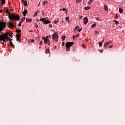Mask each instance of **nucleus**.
Listing matches in <instances>:
<instances>
[{
	"instance_id": "2f4dec72",
	"label": "nucleus",
	"mask_w": 125,
	"mask_h": 125,
	"mask_svg": "<svg viewBox=\"0 0 125 125\" xmlns=\"http://www.w3.org/2000/svg\"><path fill=\"white\" fill-rule=\"evenodd\" d=\"M99 45L100 47H101V46H102V42H100L99 43Z\"/></svg>"
},
{
	"instance_id": "72a5a7b5",
	"label": "nucleus",
	"mask_w": 125,
	"mask_h": 125,
	"mask_svg": "<svg viewBox=\"0 0 125 125\" xmlns=\"http://www.w3.org/2000/svg\"><path fill=\"white\" fill-rule=\"evenodd\" d=\"M82 47H83V48H86V47L85 46L84 44H83L82 45Z\"/></svg>"
},
{
	"instance_id": "79ce46f5",
	"label": "nucleus",
	"mask_w": 125,
	"mask_h": 125,
	"mask_svg": "<svg viewBox=\"0 0 125 125\" xmlns=\"http://www.w3.org/2000/svg\"><path fill=\"white\" fill-rule=\"evenodd\" d=\"M83 19V16H80L79 17V19Z\"/></svg>"
},
{
	"instance_id": "680f3d73",
	"label": "nucleus",
	"mask_w": 125,
	"mask_h": 125,
	"mask_svg": "<svg viewBox=\"0 0 125 125\" xmlns=\"http://www.w3.org/2000/svg\"><path fill=\"white\" fill-rule=\"evenodd\" d=\"M39 49H41V47H39Z\"/></svg>"
},
{
	"instance_id": "9b49d317",
	"label": "nucleus",
	"mask_w": 125,
	"mask_h": 125,
	"mask_svg": "<svg viewBox=\"0 0 125 125\" xmlns=\"http://www.w3.org/2000/svg\"><path fill=\"white\" fill-rule=\"evenodd\" d=\"M60 10L61 11L62 10H63V11H65L66 14H67V13H68V10L67 9H66L65 8H64L63 9H60Z\"/></svg>"
},
{
	"instance_id": "c9c22d12",
	"label": "nucleus",
	"mask_w": 125,
	"mask_h": 125,
	"mask_svg": "<svg viewBox=\"0 0 125 125\" xmlns=\"http://www.w3.org/2000/svg\"><path fill=\"white\" fill-rule=\"evenodd\" d=\"M96 20L97 21H100V19L99 18H98V17L96 18Z\"/></svg>"
},
{
	"instance_id": "39448f33",
	"label": "nucleus",
	"mask_w": 125,
	"mask_h": 125,
	"mask_svg": "<svg viewBox=\"0 0 125 125\" xmlns=\"http://www.w3.org/2000/svg\"><path fill=\"white\" fill-rule=\"evenodd\" d=\"M52 39L56 40V41L57 42V40L58 39V33H57V32H55L54 33L52 36Z\"/></svg>"
},
{
	"instance_id": "864d4df0",
	"label": "nucleus",
	"mask_w": 125,
	"mask_h": 125,
	"mask_svg": "<svg viewBox=\"0 0 125 125\" xmlns=\"http://www.w3.org/2000/svg\"><path fill=\"white\" fill-rule=\"evenodd\" d=\"M112 47H113V46H109V48H112Z\"/></svg>"
},
{
	"instance_id": "0e129e2a",
	"label": "nucleus",
	"mask_w": 125,
	"mask_h": 125,
	"mask_svg": "<svg viewBox=\"0 0 125 125\" xmlns=\"http://www.w3.org/2000/svg\"><path fill=\"white\" fill-rule=\"evenodd\" d=\"M0 1H1V0H0Z\"/></svg>"
},
{
	"instance_id": "f03ea898",
	"label": "nucleus",
	"mask_w": 125,
	"mask_h": 125,
	"mask_svg": "<svg viewBox=\"0 0 125 125\" xmlns=\"http://www.w3.org/2000/svg\"><path fill=\"white\" fill-rule=\"evenodd\" d=\"M9 18L11 21L12 20H17L19 21L20 20V17L18 14H12L11 15H9Z\"/></svg>"
},
{
	"instance_id": "de8ad7c7",
	"label": "nucleus",
	"mask_w": 125,
	"mask_h": 125,
	"mask_svg": "<svg viewBox=\"0 0 125 125\" xmlns=\"http://www.w3.org/2000/svg\"><path fill=\"white\" fill-rule=\"evenodd\" d=\"M9 37H11V38H12V34H9Z\"/></svg>"
},
{
	"instance_id": "13d9d810",
	"label": "nucleus",
	"mask_w": 125,
	"mask_h": 125,
	"mask_svg": "<svg viewBox=\"0 0 125 125\" xmlns=\"http://www.w3.org/2000/svg\"><path fill=\"white\" fill-rule=\"evenodd\" d=\"M40 21V20H37V22H39Z\"/></svg>"
},
{
	"instance_id": "c756f323",
	"label": "nucleus",
	"mask_w": 125,
	"mask_h": 125,
	"mask_svg": "<svg viewBox=\"0 0 125 125\" xmlns=\"http://www.w3.org/2000/svg\"><path fill=\"white\" fill-rule=\"evenodd\" d=\"M65 20L66 21H69V20H70V18H69V17H66L65 18Z\"/></svg>"
},
{
	"instance_id": "49530a36",
	"label": "nucleus",
	"mask_w": 125,
	"mask_h": 125,
	"mask_svg": "<svg viewBox=\"0 0 125 125\" xmlns=\"http://www.w3.org/2000/svg\"><path fill=\"white\" fill-rule=\"evenodd\" d=\"M48 45H50V42H48Z\"/></svg>"
},
{
	"instance_id": "a18cd8bd",
	"label": "nucleus",
	"mask_w": 125,
	"mask_h": 125,
	"mask_svg": "<svg viewBox=\"0 0 125 125\" xmlns=\"http://www.w3.org/2000/svg\"><path fill=\"white\" fill-rule=\"evenodd\" d=\"M99 51H100V52L102 53V52H103V50H99Z\"/></svg>"
},
{
	"instance_id": "6ab92c4d",
	"label": "nucleus",
	"mask_w": 125,
	"mask_h": 125,
	"mask_svg": "<svg viewBox=\"0 0 125 125\" xmlns=\"http://www.w3.org/2000/svg\"><path fill=\"white\" fill-rule=\"evenodd\" d=\"M38 12H40V11L38 10L34 14L33 16L34 17H36V16H37V15H38Z\"/></svg>"
},
{
	"instance_id": "7ed1b4c3",
	"label": "nucleus",
	"mask_w": 125,
	"mask_h": 125,
	"mask_svg": "<svg viewBox=\"0 0 125 125\" xmlns=\"http://www.w3.org/2000/svg\"><path fill=\"white\" fill-rule=\"evenodd\" d=\"M48 19L47 17L46 18H42L40 19V21H42L43 24H45V25L47 24H49L50 23H51L49 20H46Z\"/></svg>"
},
{
	"instance_id": "58836bf2",
	"label": "nucleus",
	"mask_w": 125,
	"mask_h": 125,
	"mask_svg": "<svg viewBox=\"0 0 125 125\" xmlns=\"http://www.w3.org/2000/svg\"><path fill=\"white\" fill-rule=\"evenodd\" d=\"M104 39H105V37H104L103 40L102 41V42H102H102H104Z\"/></svg>"
},
{
	"instance_id": "5fc2aeb1",
	"label": "nucleus",
	"mask_w": 125,
	"mask_h": 125,
	"mask_svg": "<svg viewBox=\"0 0 125 125\" xmlns=\"http://www.w3.org/2000/svg\"><path fill=\"white\" fill-rule=\"evenodd\" d=\"M48 38H49V39H50V38H51V36H49V37H48Z\"/></svg>"
},
{
	"instance_id": "052dcab7",
	"label": "nucleus",
	"mask_w": 125,
	"mask_h": 125,
	"mask_svg": "<svg viewBox=\"0 0 125 125\" xmlns=\"http://www.w3.org/2000/svg\"><path fill=\"white\" fill-rule=\"evenodd\" d=\"M22 2H24V0H22Z\"/></svg>"
},
{
	"instance_id": "6e6552de",
	"label": "nucleus",
	"mask_w": 125,
	"mask_h": 125,
	"mask_svg": "<svg viewBox=\"0 0 125 125\" xmlns=\"http://www.w3.org/2000/svg\"><path fill=\"white\" fill-rule=\"evenodd\" d=\"M87 23H88V18H87V17H85L84 18V25H87Z\"/></svg>"
},
{
	"instance_id": "ea45409f",
	"label": "nucleus",
	"mask_w": 125,
	"mask_h": 125,
	"mask_svg": "<svg viewBox=\"0 0 125 125\" xmlns=\"http://www.w3.org/2000/svg\"><path fill=\"white\" fill-rule=\"evenodd\" d=\"M6 12L7 13H9V11H8V9H6Z\"/></svg>"
},
{
	"instance_id": "1a4fd4ad",
	"label": "nucleus",
	"mask_w": 125,
	"mask_h": 125,
	"mask_svg": "<svg viewBox=\"0 0 125 125\" xmlns=\"http://www.w3.org/2000/svg\"><path fill=\"white\" fill-rule=\"evenodd\" d=\"M111 43H113V41H110L109 42H106V43L104 44V47H107V46H108L109 44H111Z\"/></svg>"
},
{
	"instance_id": "bb28decb",
	"label": "nucleus",
	"mask_w": 125,
	"mask_h": 125,
	"mask_svg": "<svg viewBox=\"0 0 125 125\" xmlns=\"http://www.w3.org/2000/svg\"><path fill=\"white\" fill-rule=\"evenodd\" d=\"M42 44H43V42H42V41L41 40L40 42L39 45H42Z\"/></svg>"
},
{
	"instance_id": "423d86ee",
	"label": "nucleus",
	"mask_w": 125,
	"mask_h": 125,
	"mask_svg": "<svg viewBox=\"0 0 125 125\" xmlns=\"http://www.w3.org/2000/svg\"><path fill=\"white\" fill-rule=\"evenodd\" d=\"M16 37L17 42H21V39H20V37H21V35L18 33H17L16 35Z\"/></svg>"
},
{
	"instance_id": "a211bd4d",
	"label": "nucleus",
	"mask_w": 125,
	"mask_h": 125,
	"mask_svg": "<svg viewBox=\"0 0 125 125\" xmlns=\"http://www.w3.org/2000/svg\"><path fill=\"white\" fill-rule=\"evenodd\" d=\"M45 53H46V54L50 53V50H49V48H48L47 49H46Z\"/></svg>"
},
{
	"instance_id": "ddd939ff",
	"label": "nucleus",
	"mask_w": 125,
	"mask_h": 125,
	"mask_svg": "<svg viewBox=\"0 0 125 125\" xmlns=\"http://www.w3.org/2000/svg\"><path fill=\"white\" fill-rule=\"evenodd\" d=\"M26 21L27 23H30V22H32V19L26 18Z\"/></svg>"
},
{
	"instance_id": "2eb2a0df",
	"label": "nucleus",
	"mask_w": 125,
	"mask_h": 125,
	"mask_svg": "<svg viewBox=\"0 0 125 125\" xmlns=\"http://www.w3.org/2000/svg\"><path fill=\"white\" fill-rule=\"evenodd\" d=\"M8 25H9V27H11L12 28H13V27H14V25L13 24V23L9 22V23H8Z\"/></svg>"
},
{
	"instance_id": "3c124183",
	"label": "nucleus",
	"mask_w": 125,
	"mask_h": 125,
	"mask_svg": "<svg viewBox=\"0 0 125 125\" xmlns=\"http://www.w3.org/2000/svg\"><path fill=\"white\" fill-rule=\"evenodd\" d=\"M29 32H34V31L31 30H30Z\"/></svg>"
},
{
	"instance_id": "f704fd0d",
	"label": "nucleus",
	"mask_w": 125,
	"mask_h": 125,
	"mask_svg": "<svg viewBox=\"0 0 125 125\" xmlns=\"http://www.w3.org/2000/svg\"><path fill=\"white\" fill-rule=\"evenodd\" d=\"M10 45L11 46H12V47L14 46V45H13V44L12 43V42H10Z\"/></svg>"
},
{
	"instance_id": "09e8293b",
	"label": "nucleus",
	"mask_w": 125,
	"mask_h": 125,
	"mask_svg": "<svg viewBox=\"0 0 125 125\" xmlns=\"http://www.w3.org/2000/svg\"><path fill=\"white\" fill-rule=\"evenodd\" d=\"M65 46V43L64 42H63L62 43V46Z\"/></svg>"
},
{
	"instance_id": "c85d7f7f",
	"label": "nucleus",
	"mask_w": 125,
	"mask_h": 125,
	"mask_svg": "<svg viewBox=\"0 0 125 125\" xmlns=\"http://www.w3.org/2000/svg\"><path fill=\"white\" fill-rule=\"evenodd\" d=\"M93 2V0H90V1L88 2V4H91Z\"/></svg>"
},
{
	"instance_id": "a878e982",
	"label": "nucleus",
	"mask_w": 125,
	"mask_h": 125,
	"mask_svg": "<svg viewBox=\"0 0 125 125\" xmlns=\"http://www.w3.org/2000/svg\"><path fill=\"white\" fill-rule=\"evenodd\" d=\"M2 4H5V0H1Z\"/></svg>"
},
{
	"instance_id": "37998d69",
	"label": "nucleus",
	"mask_w": 125,
	"mask_h": 125,
	"mask_svg": "<svg viewBox=\"0 0 125 125\" xmlns=\"http://www.w3.org/2000/svg\"><path fill=\"white\" fill-rule=\"evenodd\" d=\"M34 42H35V41H34V40H32L31 41L32 43H34Z\"/></svg>"
},
{
	"instance_id": "473e14b6",
	"label": "nucleus",
	"mask_w": 125,
	"mask_h": 125,
	"mask_svg": "<svg viewBox=\"0 0 125 125\" xmlns=\"http://www.w3.org/2000/svg\"><path fill=\"white\" fill-rule=\"evenodd\" d=\"M80 27H79V26H76L75 28H74V30H78V29H79Z\"/></svg>"
},
{
	"instance_id": "412c9836",
	"label": "nucleus",
	"mask_w": 125,
	"mask_h": 125,
	"mask_svg": "<svg viewBox=\"0 0 125 125\" xmlns=\"http://www.w3.org/2000/svg\"><path fill=\"white\" fill-rule=\"evenodd\" d=\"M66 39V36H63L62 37V41H64Z\"/></svg>"
},
{
	"instance_id": "cd10ccee",
	"label": "nucleus",
	"mask_w": 125,
	"mask_h": 125,
	"mask_svg": "<svg viewBox=\"0 0 125 125\" xmlns=\"http://www.w3.org/2000/svg\"><path fill=\"white\" fill-rule=\"evenodd\" d=\"M123 9H122L121 8H119V12L120 13H123Z\"/></svg>"
},
{
	"instance_id": "5701e85b",
	"label": "nucleus",
	"mask_w": 125,
	"mask_h": 125,
	"mask_svg": "<svg viewBox=\"0 0 125 125\" xmlns=\"http://www.w3.org/2000/svg\"><path fill=\"white\" fill-rule=\"evenodd\" d=\"M91 7L89 6L86 7L84 8L85 10H88V9H90Z\"/></svg>"
},
{
	"instance_id": "8fccbe9b",
	"label": "nucleus",
	"mask_w": 125,
	"mask_h": 125,
	"mask_svg": "<svg viewBox=\"0 0 125 125\" xmlns=\"http://www.w3.org/2000/svg\"><path fill=\"white\" fill-rule=\"evenodd\" d=\"M78 32H81V29H79L78 30Z\"/></svg>"
},
{
	"instance_id": "0eeeda50",
	"label": "nucleus",
	"mask_w": 125,
	"mask_h": 125,
	"mask_svg": "<svg viewBox=\"0 0 125 125\" xmlns=\"http://www.w3.org/2000/svg\"><path fill=\"white\" fill-rule=\"evenodd\" d=\"M43 40H44V42L45 44H46L47 42H49V39H48V36H46L45 37H42Z\"/></svg>"
},
{
	"instance_id": "a19ab883",
	"label": "nucleus",
	"mask_w": 125,
	"mask_h": 125,
	"mask_svg": "<svg viewBox=\"0 0 125 125\" xmlns=\"http://www.w3.org/2000/svg\"><path fill=\"white\" fill-rule=\"evenodd\" d=\"M48 2H47V1H45V2H44V4H47V3H48Z\"/></svg>"
},
{
	"instance_id": "f3484780",
	"label": "nucleus",
	"mask_w": 125,
	"mask_h": 125,
	"mask_svg": "<svg viewBox=\"0 0 125 125\" xmlns=\"http://www.w3.org/2000/svg\"><path fill=\"white\" fill-rule=\"evenodd\" d=\"M59 22V19L58 18H57L56 20H55L54 21V24H57Z\"/></svg>"
},
{
	"instance_id": "9d476101",
	"label": "nucleus",
	"mask_w": 125,
	"mask_h": 125,
	"mask_svg": "<svg viewBox=\"0 0 125 125\" xmlns=\"http://www.w3.org/2000/svg\"><path fill=\"white\" fill-rule=\"evenodd\" d=\"M104 7L105 11H108L109 10V8H108V6L107 5H104Z\"/></svg>"
},
{
	"instance_id": "e2e57ef3",
	"label": "nucleus",
	"mask_w": 125,
	"mask_h": 125,
	"mask_svg": "<svg viewBox=\"0 0 125 125\" xmlns=\"http://www.w3.org/2000/svg\"><path fill=\"white\" fill-rule=\"evenodd\" d=\"M116 18H118V16H116Z\"/></svg>"
},
{
	"instance_id": "f257e3e1",
	"label": "nucleus",
	"mask_w": 125,
	"mask_h": 125,
	"mask_svg": "<svg viewBox=\"0 0 125 125\" xmlns=\"http://www.w3.org/2000/svg\"><path fill=\"white\" fill-rule=\"evenodd\" d=\"M4 28H6V24L5 22H1L0 21V33L2 31H3ZM8 36L6 34H3L2 36L0 35V41H3V42H7L9 40V39L7 37Z\"/></svg>"
},
{
	"instance_id": "4468645a",
	"label": "nucleus",
	"mask_w": 125,
	"mask_h": 125,
	"mask_svg": "<svg viewBox=\"0 0 125 125\" xmlns=\"http://www.w3.org/2000/svg\"><path fill=\"white\" fill-rule=\"evenodd\" d=\"M25 20H26V18H25V17H23V18H22L21 20V21H20L21 23H23V22H24V21H25Z\"/></svg>"
},
{
	"instance_id": "4c0bfd02",
	"label": "nucleus",
	"mask_w": 125,
	"mask_h": 125,
	"mask_svg": "<svg viewBox=\"0 0 125 125\" xmlns=\"http://www.w3.org/2000/svg\"><path fill=\"white\" fill-rule=\"evenodd\" d=\"M21 23H22V22H21L20 21V23H19V24H18L19 27H21Z\"/></svg>"
},
{
	"instance_id": "aec40b11",
	"label": "nucleus",
	"mask_w": 125,
	"mask_h": 125,
	"mask_svg": "<svg viewBox=\"0 0 125 125\" xmlns=\"http://www.w3.org/2000/svg\"><path fill=\"white\" fill-rule=\"evenodd\" d=\"M80 34H77L76 36H73V40H75V38H79Z\"/></svg>"
},
{
	"instance_id": "603ef678",
	"label": "nucleus",
	"mask_w": 125,
	"mask_h": 125,
	"mask_svg": "<svg viewBox=\"0 0 125 125\" xmlns=\"http://www.w3.org/2000/svg\"><path fill=\"white\" fill-rule=\"evenodd\" d=\"M0 12L1 13H2V10H0Z\"/></svg>"
},
{
	"instance_id": "4be33fe9",
	"label": "nucleus",
	"mask_w": 125,
	"mask_h": 125,
	"mask_svg": "<svg viewBox=\"0 0 125 125\" xmlns=\"http://www.w3.org/2000/svg\"><path fill=\"white\" fill-rule=\"evenodd\" d=\"M113 21L115 23L116 25H118L119 21L117 20H113Z\"/></svg>"
},
{
	"instance_id": "20e7f679",
	"label": "nucleus",
	"mask_w": 125,
	"mask_h": 125,
	"mask_svg": "<svg viewBox=\"0 0 125 125\" xmlns=\"http://www.w3.org/2000/svg\"><path fill=\"white\" fill-rule=\"evenodd\" d=\"M73 44H74V42H68L65 44L66 51H70L71 50L70 47H72V45H73Z\"/></svg>"
},
{
	"instance_id": "bf43d9fd",
	"label": "nucleus",
	"mask_w": 125,
	"mask_h": 125,
	"mask_svg": "<svg viewBox=\"0 0 125 125\" xmlns=\"http://www.w3.org/2000/svg\"><path fill=\"white\" fill-rule=\"evenodd\" d=\"M10 42H11V41H12V39H10Z\"/></svg>"
},
{
	"instance_id": "393cba45",
	"label": "nucleus",
	"mask_w": 125,
	"mask_h": 125,
	"mask_svg": "<svg viewBox=\"0 0 125 125\" xmlns=\"http://www.w3.org/2000/svg\"><path fill=\"white\" fill-rule=\"evenodd\" d=\"M96 27V23H94L93 25L91 26V28H95Z\"/></svg>"
},
{
	"instance_id": "4d7b16f0",
	"label": "nucleus",
	"mask_w": 125,
	"mask_h": 125,
	"mask_svg": "<svg viewBox=\"0 0 125 125\" xmlns=\"http://www.w3.org/2000/svg\"><path fill=\"white\" fill-rule=\"evenodd\" d=\"M54 48L55 49H56V46H55L54 47Z\"/></svg>"
},
{
	"instance_id": "b1692460",
	"label": "nucleus",
	"mask_w": 125,
	"mask_h": 125,
	"mask_svg": "<svg viewBox=\"0 0 125 125\" xmlns=\"http://www.w3.org/2000/svg\"><path fill=\"white\" fill-rule=\"evenodd\" d=\"M22 32V31L21 30H18V29H17L16 30V33H21Z\"/></svg>"
},
{
	"instance_id": "6e6d98bb",
	"label": "nucleus",
	"mask_w": 125,
	"mask_h": 125,
	"mask_svg": "<svg viewBox=\"0 0 125 125\" xmlns=\"http://www.w3.org/2000/svg\"><path fill=\"white\" fill-rule=\"evenodd\" d=\"M82 29H83V28L81 27V28H80L81 31H82Z\"/></svg>"
},
{
	"instance_id": "c03bdc74",
	"label": "nucleus",
	"mask_w": 125,
	"mask_h": 125,
	"mask_svg": "<svg viewBox=\"0 0 125 125\" xmlns=\"http://www.w3.org/2000/svg\"><path fill=\"white\" fill-rule=\"evenodd\" d=\"M50 28H52V24H49V25Z\"/></svg>"
},
{
	"instance_id": "7c9ffc66",
	"label": "nucleus",
	"mask_w": 125,
	"mask_h": 125,
	"mask_svg": "<svg viewBox=\"0 0 125 125\" xmlns=\"http://www.w3.org/2000/svg\"><path fill=\"white\" fill-rule=\"evenodd\" d=\"M82 0H76V2L77 3H80V2H81V1H82Z\"/></svg>"
},
{
	"instance_id": "f8f14e48",
	"label": "nucleus",
	"mask_w": 125,
	"mask_h": 125,
	"mask_svg": "<svg viewBox=\"0 0 125 125\" xmlns=\"http://www.w3.org/2000/svg\"><path fill=\"white\" fill-rule=\"evenodd\" d=\"M23 13L24 14V16H26L27 15V14L28 13V10L25 9L24 11L23 12Z\"/></svg>"
},
{
	"instance_id": "e433bc0d",
	"label": "nucleus",
	"mask_w": 125,
	"mask_h": 125,
	"mask_svg": "<svg viewBox=\"0 0 125 125\" xmlns=\"http://www.w3.org/2000/svg\"><path fill=\"white\" fill-rule=\"evenodd\" d=\"M35 28H39V26L38 25V24H37V23L35 24Z\"/></svg>"
},
{
	"instance_id": "dca6fc26",
	"label": "nucleus",
	"mask_w": 125,
	"mask_h": 125,
	"mask_svg": "<svg viewBox=\"0 0 125 125\" xmlns=\"http://www.w3.org/2000/svg\"><path fill=\"white\" fill-rule=\"evenodd\" d=\"M24 6H28V1L27 0H25L23 1Z\"/></svg>"
}]
</instances>
